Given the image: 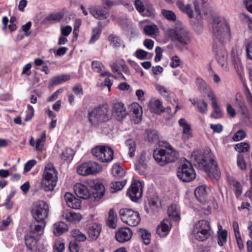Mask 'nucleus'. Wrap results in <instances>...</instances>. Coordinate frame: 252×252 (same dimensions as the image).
<instances>
[{"label":"nucleus","mask_w":252,"mask_h":252,"mask_svg":"<svg viewBox=\"0 0 252 252\" xmlns=\"http://www.w3.org/2000/svg\"><path fill=\"white\" fill-rule=\"evenodd\" d=\"M212 32L214 40L213 51L220 65L227 69V52L222 45L229 41L230 31L226 21L221 17H215L212 23Z\"/></svg>","instance_id":"1"},{"label":"nucleus","mask_w":252,"mask_h":252,"mask_svg":"<svg viewBox=\"0 0 252 252\" xmlns=\"http://www.w3.org/2000/svg\"><path fill=\"white\" fill-rule=\"evenodd\" d=\"M191 158L194 166L204 170L210 177L216 180L220 178V173L217 163L210 154H201L194 153Z\"/></svg>","instance_id":"2"},{"label":"nucleus","mask_w":252,"mask_h":252,"mask_svg":"<svg viewBox=\"0 0 252 252\" xmlns=\"http://www.w3.org/2000/svg\"><path fill=\"white\" fill-rule=\"evenodd\" d=\"M58 171L51 163L45 165L40 183V187L46 191H52L57 185Z\"/></svg>","instance_id":"3"},{"label":"nucleus","mask_w":252,"mask_h":252,"mask_svg":"<svg viewBox=\"0 0 252 252\" xmlns=\"http://www.w3.org/2000/svg\"><path fill=\"white\" fill-rule=\"evenodd\" d=\"M166 33L173 42L187 45L190 42V34L186 27L182 25H177L173 28L168 29Z\"/></svg>","instance_id":"4"},{"label":"nucleus","mask_w":252,"mask_h":252,"mask_svg":"<svg viewBox=\"0 0 252 252\" xmlns=\"http://www.w3.org/2000/svg\"><path fill=\"white\" fill-rule=\"evenodd\" d=\"M211 227L208 221L206 220H200L195 223L193 226L192 234L195 238L199 241L207 239L210 236Z\"/></svg>","instance_id":"5"},{"label":"nucleus","mask_w":252,"mask_h":252,"mask_svg":"<svg viewBox=\"0 0 252 252\" xmlns=\"http://www.w3.org/2000/svg\"><path fill=\"white\" fill-rule=\"evenodd\" d=\"M49 211L47 203L44 201L38 200L33 204L32 214L37 221L42 222L48 217Z\"/></svg>","instance_id":"6"},{"label":"nucleus","mask_w":252,"mask_h":252,"mask_svg":"<svg viewBox=\"0 0 252 252\" xmlns=\"http://www.w3.org/2000/svg\"><path fill=\"white\" fill-rule=\"evenodd\" d=\"M92 154L103 162H109L114 157L113 149L106 145L96 146L92 150Z\"/></svg>","instance_id":"7"},{"label":"nucleus","mask_w":252,"mask_h":252,"mask_svg":"<svg viewBox=\"0 0 252 252\" xmlns=\"http://www.w3.org/2000/svg\"><path fill=\"white\" fill-rule=\"evenodd\" d=\"M119 215L122 221L131 226H136L140 222V214L130 209H120Z\"/></svg>","instance_id":"8"},{"label":"nucleus","mask_w":252,"mask_h":252,"mask_svg":"<svg viewBox=\"0 0 252 252\" xmlns=\"http://www.w3.org/2000/svg\"><path fill=\"white\" fill-rule=\"evenodd\" d=\"M177 176L183 182H190L195 178L196 173L190 163L186 161L179 167Z\"/></svg>","instance_id":"9"},{"label":"nucleus","mask_w":252,"mask_h":252,"mask_svg":"<svg viewBox=\"0 0 252 252\" xmlns=\"http://www.w3.org/2000/svg\"><path fill=\"white\" fill-rule=\"evenodd\" d=\"M108 110L105 108L97 107L88 114L89 120L93 125L106 121L108 119Z\"/></svg>","instance_id":"10"},{"label":"nucleus","mask_w":252,"mask_h":252,"mask_svg":"<svg viewBox=\"0 0 252 252\" xmlns=\"http://www.w3.org/2000/svg\"><path fill=\"white\" fill-rule=\"evenodd\" d=\"M100 170L101 166L99 164L96 162L90 161L78 166L77 172L79 175L86 176L96 174Z\"/></svg>","instance_id":"11"},{"label":"nucleus","mask_w":252,"mask_h":252,"mask_svg":"<svg viewBox=\"0 0 252 252\" xmlns=\"http://www.w3.org/2000/svg\"><path fill=\"white\" fill-rule=\"evenodd\" d=\"M150 158V155L145 152H142L137 158L134 163L135 169L139 174L144 175L148 167L147 163Z\"/></svg>","instance_id":"12"},{"label":"nucleus","mask_w":252,"mask_h":252,"mask_svg":"<svg viewBox=\"0 0 252 252\" xmlns=\"http://www.w3.org/2000/svg\"><path fill=\"white\" fill-rule=\"evenodd\" d=\"M142 185L139 181L132 183L127 194L133 201H136L142 195Z\"/></svg>","instance_id":"13"},{"label":"nucleus","mask_w":252,"mask_h":252,"mask_svg":"<svg viewBox=\"0 0 252 252\" xmlns=\"http://www.w3.org/2000/svg\"><path fill=\"white\" fill-rule=\"evenodd\" d=\"M178 124L182 129V138L183 140L186 141L192 137L191 126L185 119H180Z\"/></svg>","instance_id":"14"},{"label":"nucleus","mask_w":252,"mask_h":252,"mask_svg":"<svg viewBox=\"0 0 252 252\" xmlns=\"http://www.w3.org/2000/svg\"><path fill=\"white\" fill-rule=\"evenodd\" d=\"M132 235V232L128 227L120 228L116 233L115 238L117 241L124 243L129 241Z\"/></svg>","instance_id":"15"},{"label":"nucleus","mask_w":252,"mask_h":252,"mask_svg":"<svg viewBox=\"0 0 252 252\" xmlns=\"http://www.w3.org/2000/svg\"><path fill=\"white\" fill-rule=\"evenodd\" d=\"M101 230V225L95 222L89 223L87 228L89 237L94 240H96L98 237Z\"/></svg>","instance_id":"16"},{"label":"nucleus","mask_w":252,"mask_h":252,"mask_svg":"<svg viewBox=\"0 0 252 252\" xmlns=\"http://www.w3.org/2000/svg\"><path fill=\"white\" fill-rule=\"evenodd\" d=\"M74 190L76 195L80 198L87 199L91 196V193L88 188L81 183H76L74 186Z\"/></svg>","instance_id":"17"},{"label":"nucleus","mask_w":252,"mask_h":252,"mask_svg":"<svg viewBox=\"0 0 252 252\" xmlns=\"http://www.w3.org/2000/svg\"><path fill=\"white\" fill-rule=\"evenodd\" d=\"M171 227V221L168 219H164L158 226L157 233L160 237H165L168 234Z\"/></svg>","instance_id":"18"},{"label":"nucleus","mask_w":252,"mask_h":252,"mask_svg":"<svg viewBox=\"0 0 252 252\" xmlns=\"http://www.w3.org/2000/svg\"><path fill=\"white\" fill-rule=\"evenodd\" d=\"M113 114L118 120L124 118L126 115V109L122 102H117L113 104Z\"/></svg>","instance_id":"19"},{"label":"nucleus","mask_w":252,"mask_h":252,"mask_svg":"<svg viewBox=\"0 0 252 252\" xmlns=\"http://www.w3.org/2000/svg\"><path fill=\"white\" fill-rule=\"evenodd\" d=\"M130 112L134 123H139L142 119V107L137 102H133L130 105Z\"/></svg>","instance_id":"20"},{"label":"nucleus","mask_w":252,"mask_h":252,"mask_svg":"<svg viewBox=\"0 0 252 252\" xmlns=\"http://www.w3.org/2000/svg\"><path fill=\"white\" fill-rule=\"evenodd\" d=\"M64 197L68 207L75 209L80 208L81 206L80 200L75 197L72 194L66 192Z\"/></svg>","instance_id":"21"},{"label":"nucleus","mask_w":252,"mask_h":252,"mask_svg":"<svg viewBox=\"0 0 252 252\" xmlns=\"http://www.w3.org/2000/svg\"><path fill=\"white\" fill-rule=\"evenodd\" d=\"M148 107L152 112L158 114H160L165 111L162 102L156 98H152L150 100Z\"/></svg>","instance_id":"22"},{"label":"nucleus","mask_w":252,"mask_h":252,"mask_svg":"<svg viewBox=\"0 0 252 252\" xmlns=\"http://www.w3.org/2000/svg\"><path fill=\"white\" fill-rule=\"evenodd\" d=\"M62 216L67 221L74 223L79 222L82 219L81 214L71 211H63Z\"/></svg>","instance_id":"23"},{"label":"nucleus","mask_w":252,"mask_h":252,"mask_svg":"<svg viewBox=\"0 0 252 252\" xmlns=\"http://www.w3.org/2000/svg\"><path fill=\"white\" fill-rule=\"evenodd\" d=\"M209 189L206 185H201L196 188L194 190V194L197 199L204 204L206 202V196Z\"/></svg>","instance_id":"24"},{"label":"nucleus","mask_w":252,"mask_h":252,"mask_svg":"<svg viewBox=\"0 0 252 252\" xmlns=\"http://www.w3.org/2000/svg\"><path fill=\"white\" fill-rule=\"evenodd\" d=\"M165 153L167 163L174 162L179 157L178 153L167 143L165 145Z\"/></svg>","instance_id":"25"},{"label":"nucleus","mask_w":252,"mask_h":252,"mask_svg":"<svg viewBox=\"0 0 252 252\" xmlns=\"http://www.w3.org/2000/svg\"><path fill=\"white\" fill-rule=\"evenodd\" d=\"M92 68L94 71L100 73V75L103 77H109L112 76L108 71L104 70V66L100 61H93L92 63Z\"/></svg>","instance_id":"26"},{"label":"nucleus","mask_w":252,"mask_h":252,"mask_svg":"<svg viewBox=\"0 0 252 252\" xmlns=\"http://www.w3.org/2000/svg\"><path fill=\"white\" fill-rule=\"evenodd\" d=\"M92 182V188L94 189L93 192L94 197L96 199L101 198L103 196L105 192L104 186L98 181H93Z\"/></svg>","instance_id":"27"},{"label":"nucleus","mask_w":252,"mask_h":252,"mask_svg":"<svg viewBox=\"0 0 252 252\" xmlns=\"http://www.w3.org/2000/svg\"><path fill=\"white\" fill-rule=\"evenodd\" d=\"M90 12L94 18L100 20L106 19L108 17V13L100 6L91 7Z\"/></svg>","instance_id":"28"},{"label":"nucleus","mask_w":252,"mask_h":252,"mask_svg":"<svg viewBox=\"0 0 252 252\" xmlns=\"http://www.w3.org/2000/svg\"><path fill=\"white\" fill-rule=\"evenodd\" d=\"M153 157L159 165L163 166L167 164L166 160H165V149H157L155 150L153 152Z\"/></svg>","instance_id":"29"},{"label":"nucleus","mask_w":252,"mask_h":252,"mask_svg":"<svg viewBox=\"0 0 252 252\" xmlns=\"http://www.w3.org/2000/svg\"><path fill=\"white\" fill-rule=\"evenodd\" d=\"M68 230L67 225L63 221H59L54 224L53 232L55 235L60 236Z\"/></svg>","instance_id":"30"},{"label":"nucleus","mask_w":252,"mask_h":252,"mask_svg":"<svg viewBox=\"0 0 252 252\" xmlns=\"http://www.w3.org/2000/svg\"><path fill=\"white\" fill-rule=\"evenodd\" d=\"M25 241L28 249L30 250H33L37 247V237L30 233L25 236Z\"/></svg>","instance_id":"31"},{"label":"nucleus","mask_w":252,"mask_h":252,"mask_svg":"<svg viewBox=\"0 0 252 252\" xmlns=\"http://www.w3.org/2000/svg\"><path fill=\"white\" fill-rule=\"evenodd\" d=\"M41 224H34L31 227L30 234L37 237L43 233L44 228L45 226V221L40 222Z\"/></svg>","instance_id":"32"},{"label":"nucleus","mask_w":252,"mask_h":252,"mask_svg":"<svg viewBox=\"0 0 252 252\" xmlns=\"http://www.w3.org/2000/svg\"><path fill=\"white\" fill-rule=\"evenodd\" d=\"M176 5L180 10L186 13L189 18H191L193 17V10L190 4L185 5L182 1L178 0L176 2Z\"/></svg>","instance_id":"33"},{"label":"nucleus","mask_w":252,"mask_h":252,"mask_svg":"<svg viewBox=\"0 0 252 252\" xmlns=\"http://www.w3.org/2000/svg\"><path fill=\"white\" fill-rule=\"evenodd\" d=\"M168 215L175 220H180V213L179 207L176 205H171L168 208Z\"/></svg>","instance_id":"34"},{"label":"nucleus","mask_w":252,"mask_h":252,"mask_svg":"<svg viewBox=\"0 0 252 252\" xmlns=\"http://www.w3.org/2000/svg\"><path fill=\"white\" fill-rule=\"evenodd\" d=\"M70 76L68 74H62L53 77L51 80V84L52 86L57 85L68 81Z\"/></svg>","instance_id":"35"},{"label":"nucleus","mask_w":252,"mask_h":252,"mask_svg":"<svg viewBox=\"0 0 252 252\" xmlns=\"http://www.w3.org/2000/svg\"><path fill=\"white\" fill-rule=\"evenodd\" d=\"M117 216L113 209L109 211V216L106 223L107 226L111 228H115L117 227Z\"/></svg>","instance_id":"36"},{"label":"nucleus","mask_w":252,"mask_h":252,"mask_svg":"<svg viewBox=\"0 0 252 252\" xmlns=\"http://www.w3.org/2000/svg\"><path fill=\"white\" fill-rule=\"evenodd\" d=\"M146 134L149 142L156 144L159 142V135L157 130H147L146 131Z\"/></svg>","instance_id":"37"},{"label":"nucleus","mask_w":252,"mask_h":252,"mask_svg":"<svg viewBox=\"0 0 252 252\" xmlns=\"http://www.w3.org/2000/svg\"><path fill=\"white\" fill-rule=\"evenodd\" d=\"M74 152L71 148L64 149L61 155V158L63 160L70 162L73 159Z\"/></svg>","instance_id":"38"},{"label":"nucleus","mask_w":252,"mask_h":252,"mask_svg":"<svg viewBox=\"0 0 252 252\" xmlns=\"http://www.w3.org/2000/svg\"><path fill=\"white\" fill-rule=\"evenodd\" d=\"M46 139V133L45 131L42 132L40 137L37 139L35 143V149L37 151H41L43 150Z\"/></svg>","instance_id":"39"},{"label":"nucleus","mask_w":252,"mask_h":252,"mask_svg":"<svg viewBox=\"0 0 252 252\" xmlns=\"http://www.w3.org/2000/svg\"><path fill=\"white\" fill-rule=\"evenodd\" d=\"M112 173L115 177H122L124 176L125 171L119 163H116L112 166Z\"/></svg>","instance_id":"40"},{"label":"nucleus","mask_w":252,"mask_h":252,"mask_svg":"<svg viewBox=\"0 0 252 252\" xmlns=\"http://www.w3.org/2000/svg\"><path fill=\"white\" fill-rule=\"evenodd\" d=\"M212 107L213 112L211 114V117L215 119H219L222 116V111L217 102L212 103Z\"/></svg>","instance_id":"41"},{"label":"nucleus","mask_w":252,"mask_h":252,"mask_svg":"<svg viewBox=\"0 0 252 252\" xmlns=\"http://www.w3.org/2000/svg\"><path fill=\"white\" fill-rule=\"evenodd\" d=\"M197 107L198 111L203 114L208 111V104L203 99L197 98Z\"/></svg>","instance_id":"42"},{"label":"nucleus","mask_w":252,"mask_h":252,"mask_svg":"<svg viewBox=\"0 0 252 252\" xmlns=\"http://www.w3.org/2000/svg\"><path fill=\"white\" fill-rule=\"evenodd\" d=\"M148 2V1L146 0H135L134 5L137 11L141 13L145 11V7Z\"/></svg>","instance_id":"43"},{"label":"nucleus","mask_w":252,"mask_h":252,"mask_svg":"<svg viewBox=\"0 0 252 252\" xmlns=\"http://www.w3.org/2000/svg\"><path fill=\"white\" fill-rule=\"evenodd\" d=\"M144 31L146 34L152 36L158 32V28L156 25H146L144 28Z\"/></svg>","instance_id":"44"},{"label":"nucleus","mask_w":252,"mask_h":252,"mask_svg":"<svg viewBox=\"0 0 252 252\" xmlns=\"http://www.w3.org/2000/svg\"><path fill=\"white\" fill-rule=\"evenodd\" d=\"M201 93L204 96H207L212 101V103L217 102L216 95L210 87L203 90Z\"/></svg>","instance_id":"45"},{"label":"nucleus","mask_w":252,"mask_h":252,"mask_svg":"<svg viewBox=\"0 0 252 252\" xmlns=\"http://www.w3.org/2000/svg\"><path fill=\"white\" fill-rule=\"evenodd\" d=\"M139 234L144 244L147 245L150 243L151 235L150 232L148 230L144 229H141L139 231Z\"/></svg>","instance_id":"46"},{"label":"nucleus","mask_w":252,"mask_h":252,"mask_svg":"<svg viewBox=\"0 0 252 252\" xmlns=\"http://www.w3.org/2000/svg\"><path fill=\"white\" fill-rule=\"evenodd\" d=\"M126 181L124 180L123 181H116L112 182L111 184V189L112 192H116L122 189L123 187L126 185Z\"/></svg>","instance_id":"47"},{"label":"nucleus","mask_w":252,"mask_h":252,"mask_svg":"<svg viewBox=\"0 0 252 252\" xmlns=\"http://www.w3.org/2000/svg\"><path fill=\"white\" fill-rule=\"evenodd\" d=\"M155 87L156 90L162 96L165 98H168L170 94L169 91L167 90L163 86H162L159 84H156Z\"/></svg>","instance_id":"48"},{"label":"nucleus","mask_w":252,"mask_h":252,"mask_svg":"<svg viewBox=\"0 0 252 252\" xmlns=\"http://www.w3.org/2000/svg\"><path fill=\"white\" fill-rule=\"evenodd\" d=\"M218 244L222 246L226 243L227 237V231L226 230L223 231H218Z\"/></svg>","instance_id":"49"},{"label":"nucleus","mask_w":252,"mask_h":252,"mask_svg":"<svg viewBox=\"0 0 252 252\" xmlns=\"http://www.w3.org/2000/svg\"><path fill=\"white\" fill-rule=\"evenodd\" d=\"M71 235L77 241L83 242L86 240V236L85 234L81 232L80 230L75 229L72 231Z\"/></svg>","instance_id":"50"},{"label":"nucleus","mask_w":252,"mask_h":252,"mask_svg":"<svg viewBox=\"0 0 252 252\" xmlns=\"http://www.w3.org/2000/svg\"><path fill=\"white\" fill-rule=\"evenodd\" d=\"M126 145L128 148V155L130 157H133L135 155L136 144L134 141L129 139L126 140Z\"/></svg>","instance_id":"51"},{"label":"nucleus","mask_w":252,"mask_h":252,"mask_svg":"<svg viewBox=\"0 0 252 252\" xmlns=\"http://www.w3.org/2000/svg\"><path fill=\"white\" fill-rule=\"evenodd\" d=\"M241 54L242 49L240 48L235 47V48H233L231 54V57L232 62L241 60L240 56Z\"/></svg>","instance_id":"52"},{"label":"nucleus","mask_w":252,"mask_h":252,"mask_svg":"<svg viewBox=\"0 0 252 252\" xmlns=\"http://www.w3.org/2000/svg\"><path fill=\"white\" fill-rule=\"evenodd\" d=\"M161 14L168 20L174 21L176 20V16L175 13L171 10L162 9Z\"/></svg>","instance_id":"53"},{"label":"nucleus","mask_w":252,"mask_h":252,"mask_svg":"<svg viewBox=\"0 0 252 252\" xmlns=\"http://www.w3.org/2000/svg\"><path fill=\"white\" fill-rule=\"evenodd\" d=\"M250 148L249 144L246 142H241L235 145V149L239 153L247 152Z\"/></svg>","instance_id":"54"},{"label":"nucleus","mask_w":252,"mask_h":252,"mask_svg":"<svg viewBox=\"0 0 252 252\" xmlns=\"http://www.w3.org/2000/svg\"><path fill=\"white\" fill-rule=\"evenodd\" d=\"M135 56L139 60H143L147 59V56L150 55V57H152L153 54H149L147 52L142 49H138L134 53Z\"/></svg>","instance_id":"55"},{"label":"nucleus","mask_w":252,"mask_h":252,"mask_svg":"<svg viewBox=\"0 0 252 252\" xmlns=\"http://www.w3.org/2000/svg\"><path fill=\"white\" fill-rule=\"evenodd\" d=\"M65 246L64 243L62 240H57L54 245V252H63Z\"/></svg>","instance_id":"56"},{"label":"nucleus","mask_w":252,"mask_h":252,"mask_svg":"<svg viewBox=\"0 0 252 252\" xmlns=\"http://www.w3.org/2000/svg\"><path fill=\"white\" fill-rule=\"evenodd\" d=\"M108 40L114 47H120L122 44V41L120 38L114 35H110L108 37Z\"/></svg>","instance_id":"57"},{"label":"nucleus","mask_w":252,"mask_h":252,"mask_svg":"<svg viewBox=\"0 0 252 252\" xmlns=\"http://www.w3.org/2000/svg\"><path fill=\"white\" fill-rule=\"evenodd\" d=\"M233 63L236 71L240 76H241L243 74L244 70V67L242 64L241 60H239L233 62Z\"/></svg>","instance_id":"58"},{"label":"nucleus","mask_w":252,"mask_h":252,"mask_svg":"<svg viewBox=\"0 0 252 252\" xmlns=\"http://www.w3.org/2000/svg\"><path fill=\"white\" fill-rule=\"evenodd\" d=\"M37 163V161L35 159H31L28 160L24 165V173L29 172L31 169L34 167Z\"/></svg>","instance_id":"59"},{"label":"nucleus","mask_w":252,"mask_h":252,"mask_svg":"<svg viewBox=\"0 0 252 252\" xmlns=\"http://www.w3.org/2000/svg\"><path fill=\"white\" fill-rule=\"evenodd\" d=\"M100 32L101 30L99 28L97 27L94 28L93 30V34L89 43L91 44L94 43L98 39Z\"/></svg>","instance_id":"60"},{"label":"nucleus","mask_w":252,"mask_h":252,"mask_svg":"<svg viewBox=\"0 0 252 252\" xmlns=\"http://www.w3.org/2000/svg\"><path fill=\"white\" fill-rule=\"evenodd\" d=\"M237 164L241 170H244L246 168V163L242 154H238L237 156Z\"/></svg>","instance_id":"61"},{"label":"nucleus","mask_w":252,"mask_h":252,"mask_svg":"<svg viewBox=\"0 0 252 252\" xmlns=\"http://www.w3.org/2000/svg\"><path fill=\"white\" fill-rule=\"evenodd\" d=\"M110 66L113 72H116L118 73V75L119 76L116 77L114 75H112L111 74V76L115 77V78H120L122 77L123 79L126 80V78H125L124 76L121 73V72L119 70V66H118L117 63L115 62H111L110 63Z\"/></svg>","instance_id":"62"},{"label":"nucleus","mask_w":252,"mask_h":252,"mask_svg":"<svg viewBox=\"0 0 252 252\" xmlns=\"http://www.w3.org/2000/svg\"><path fill=\"white\" fill-rule=\"evenodd\" d=\"M246 136V132L243 130H239L233 135V139L235 141H238L244 139Z\"/></svg>","instance_id":"63"},{"label":"nucleus","mask_w":252,"mask_h":252,"mask_svg":"<svg viewBox=\"0 0 252 252\" xmlns=\"http://www.w3.org/2000/svg\"><path fill=\"white\" fill-rule=\"evenodd\" d=\"M34 113V110L33 107L30 105H28L26 116L25 119V121L26 122L30 121L33 116Z\"/></svg>","instance_id":"64"}]
</instances>
